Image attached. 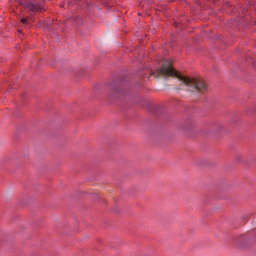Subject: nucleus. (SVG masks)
<instances>
[{
    "label": "nucleus",
    "mask_w": 256,
    "mask_h": 256,
    "mask_svg": "<svg viewBox=\"0 0 256 256\" xmlns=\"http://www.w3.org/2000/svg\"><path fill=\"white\" fill-rule=\"evenodd\" d=\"M21 22L22 24H28V18H22L21 19Z\"/></svg>",
    "instance_id": "obj_2"
},
{
    "label": "nucleus",
    "mask_w": 256,
    "mask_h": 256,
    "mask_svg": "<svg viewBox=\"0 0 256 256\" xmlns=\"http://www.w3.org/2000/svg\"><path fill=\"white\" fill-rule=\"evenodd\" d=\"M150 75L156 77L172 76L178 78L186 90L195 94H199L206 91L207 86L205 82L199 77H190L182 76L172 66L171 62L166 60L162 67L156 72L152 70Z\"/></svg>",
    "instance_id": "obj_1"
},
{
    "label": "nucleus",
    "mask_w": 256,
    "mask_h": 256,
    "mask_svg": "<svg viewBox=\"0 0 256 256\" xmlns=\"http://www.w3.org/2000/svg\"><path fill=\"white\" fill-rule=\"evenodd\" d=\"M218 128H222V126L221 125H219V126H218Z\"/></svg>",
    "instance_id": "obj_3"
}]
</instances>
